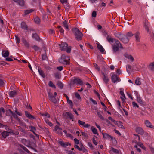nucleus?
Masks as SVG:
<instances>
[{"instance_id": "nucleus-15", "label": "nucleus", "mask_w": 154, "mask_h": 154, "mask_svg": "<svg viewBox=\"0 0 154 154\" xmlns=\"http://www.w3.org/2000/svg\"><path fill=\"white\" fill-rule=\"evenodd\" d=\"M103 137L105 139H111L112 140L113 139V137L111 136L106 133H102Z\"/></svg>"}, {"instance_id": "nucleus-7", "label": "nucleus", "mask_w": 154, "mask_h": 154, "mask_svg": "<svg viewBox=\"0 0 154 154\" xmlns=\"http://www.w3.org/2000/svg\"><path fill=\"white\" fill-rule=\"evenodd\" d=\"M102 74L103 75L102 79L104 83L107 85L109 81V77L107 75L105 74L103 72H102Z\"/></svg>"}, {"instance_id": "nucleus-34", "label": "nucleus", "mask_w": 154, "mask_h": 154, "mask_svg": "<svg viewBox=\"0 0 154 154\" xmlns=\"http://www.w3.org/2000/svg\"><path fill=\"white\" fill-rule=\"evenodd\" d=\"M106 38L107 41H108L109 42H113L114 40H113V39L111 37H110L109 36L107 35L106 37Z\"/></svg>"}, {"instance_id": "nucleus-54", "label": "nucleus", "mask_w": 154, "mask_h": 154, "mask_svg": "<svg viewBox=\"0 0 154 154\" xmlns=\"http://www.w3.org/2000/svg\"><path fill=\"white\" fill-rule=\"evenodd\" d=\"M111 150L114 152L117 153L118 152V151L117 149H114V148L112 147L111 149Z\"/></svg>"}, {"instance_id": "nucleus-56", "label": "nucleus", "mask_w": 154, "mask_h": 154, "mask_svg": "<svg viewBox=\"0 0 154 154\" xmlns=\"http://www.w3.org/2000/svg\"><path fill=\"white\" fill-rule=\"evenodd\" d=\"M71 47L69 46L68 47H67L66 49L65 50H66V51L67 53H70L71 51Z\"/></svg>"}, {"instance_id": "nucleus-45", "label": "nucleus", "mask_w": 154, "mask_h": 154, "mask_svg": "<svg viewBox=\"0 0 154 154\" xmlns=\"http://www.w3.org/2000/svg\"><path fill=\"white\" fill-rule=\"evenodd\" d=\"M48 85L50 87L54 88H56V87H55V85H54L53 84V83L51 81H50L48 83Z\"/></svg>"}, {"instance_id": "nucleus-2", "label": "nucleus", "mask_w": 154, "mask_h": 154, "mask_svg": "<svg viewBox=\"0 0 154 154\" xmlns=\"http://www.w3.org/2000/svg\"><path fill=\"white\" fill-rule=\"evenodd\" d=\"M114 45L113 46L112 49L114 53L117 51L119 48H123V47L120 42L117 40L114 39L113 42Z\"/></svg>"}, {"instance_id": "nucleus-22", "label": "nucleus", "mask_w": 154, "mask_h": 154, "mask_svg": "<svg viewBox=\"0 0 154 154\" xmlns=\"http://www.w3.org/2000/svg\"><path fill=\"white\" fill-rule=\"evenodd\" d=\"M97 47L101 52L102 53H103L104 52V49L101 45L99 44H97Z\"/></svg>"}, {"instance_id": "nucleus-29", "label": "nucleus", "mask_w": 154, "mask_h": 154, "mask_svg": "<svg viewBox=\"0 0 154 154\" xmlns=\"http://www.w3.org/2000/svg\"><path fill=\"white\" fill-rule=\"evenodd\" d=\"M6 130L8 131V134L11 133L16 135H18L19 134V133L17 131H16L15 133H14V131L10 129H9L8 128V129H6Z\"/></svg>"}, {"instance_id": "nucleus-13", "label": "nucleus", "mask_w": 154, "mask_h": 154, "mask_svg": "<svg viewBox=\"0 0 154 154\" xmlns=\"http://www.w3.org/2000/svg\"><path fill=\"white\" fill-rule=\"evenodd\" d=\"M59 143L63 147H65L66 146H68L69 145H71V144L68 142L64 143L61 141H59Z\"/></svg>"}, {"instance_id": "nucleus-51", "label": "nucleus", "mask_w": 154, "mask_h": 154, "mask_svg": "<svg viewBox=\"0 0 154 154\" xmlns=\"http://www.w3.org/2000/svg\"><path fill=\"white\" fill-rule=\"evenodd\" d=\"M132 104L133 107H137V108L139 107V106L135 102H132Z\"/></svg>"}, {"instance_id": "nucleus-57", "label": "nucleus", "mask_w": 154, "mask_h": 154, "mask_svg": "<svg viewBox=\"0 0 154 154\" xmlns=\"http://www.w3.org/2000/svg\"><path fill=\"white\" fill-rule=\"evenodd\" d=\"M90 100L91 101H92V102L94 104H97V101H96L94 100H93L92 98H90Z\"/></svg>"}, {"instance_id": "nucleus-16", "label": "nucleus", "mask_w": 154, "mask_h": 154, "mask_svg": "<svg viewBox=\"0 0 154 154\" xmlns=\"http://www.w3.org/2000/svg\"><path fill=\"white\" fill-rule=\"evenodd\" d=\"M144 27L145 29L148 32H149V28L150 27V24L147 21H146L144 23Z\"/></svg>"}, {"instance_id": "nucleus-63", "label": "nucleus", "mask_w": 154, "mask_h": 154, "mask_svg": "<svg viewBox=\"0 0 154 154\" xmlns=\"http://www.w3.org/2000/svg\"><path fill=\"white\" fill-rule=\"evenodd\" d=\"M6 60L8 61H13V60L10 57H7L5 59Z\"/></svg>"}, {"instance_id": "nucleus-44", "label": "nucleus", "mask_w": 154, "mask_h": 154, "mask_svg": "<svg viewBox=\"0 0 154 154\" xmlns=\"http://www.w3.org/2000/svg\"><path fill=\"white\" fill-rule=\"evenodd\" d=\"M54 77L57 79H59L60 77V74L57 72H55L54 74Z\"/></svg>"}, {"instance_id": "nucleus-21", "label": "nucleus", "mask_w": 154, "mask_h": 154, "mask_svg": "<svg viewBox=\"0 0 154 154\" xmlns=\"http://www.w3.org/2000/svg\"><path fill=\"white\" fill-rule=\"evenodd\" d=\"M32 37L33 39L37 41H39L40 39L39 36L36 33L32 34Z\"/></svg>"}, {"instance_id": "nucleus-1", "label": "nucleus", "mask_w": 154, "mask_h": 154, "mask_svg": "<svg viewBox=\"0 0 154 154\" xmlns=\"http://www.w3.org/2000/svg\"><path fill=\"white\" fill-rule=\"evenodd\" d=\"M114 35L116 37L118 38L124 43H127L129 41V37H131L133 36L134 34L131 32H128L126 33V35L119 33H115Z\"/></svg>"}, {"instance_id": "nucleus-47", "label": "nucleus", "mask_w": 154, "mask_h": 154, "mask_svg": "<svg viewBox=\"0 0 154 154\" xmlns=\"http://www.w3.org/2000/svg\"><path fill=\"white\" fill-rule=\"evenodd\" d=\"M34 10L32 9H30L29 10H26L25 12V15H27L29 14V13L32 12Z\"/></svg>"}, {"instance_id": "nucleus-52", "label": "nucleus", "mask_w": 154, "mask_h": 154, "mask_svg": "<svg viewBox=\"0 0 154 154\" xmlns=\"http://www.w3.org/2000/svg\"><path fill=\"white\" fill-rule=\"evenodd\" d=\"M42 116H45L48 118H49L50 117L49 114L47 113H43L42 114Z\"/></svg>"}, {"instance_id": "nucleus-42", "label": "nucleus", "mask_w": 154, "mask_h": 154, "mask_svg": "<svg viewBox=\"0 0 154 154\" xmlns=\"http://www.w3.org/2000/svg\"><path fill=\"white\" fill-rule=\"evenodd\" d=\"M16 2H17L20 5L23 6L24 4V1L23 0H18Z\"/></svg>"}, {"instance_id": "nucleus-49", "label": "nucleus", "mask_w": 154, "mask_h": 154, "mask_svg": "<svg viewBox=\"0 0 154 154\" xmlns=\"http://www.w3.org/2000/svg\"><path fill=\"white\" fill-rule=\"evenodd\" d=\"M47 58L46 53H44L42 54V60H45Z\"/></svg>"}, {"instance_id": "nucleus-4", "label": "nucleus", "mask_w": 154, "mask_h": 154, "mask_svg": "<svg viewBox=\"0 0 154 154\" xmlns=\"http://www.w3.org/2000/svg\"><path fill=\"white\" fill-rule=\"evenodd\" d=\"M69 58L68 56L63 54L59 60V62L64 65H67L69 64Z\"/></svg>"}, {"instance_id": "nucleus-62", "label": "nucleus", "mask_w": 154, "mask_h": 154, "mask_svg": "<svg viewBox=\"0 0 154 154\" xmlns=\"http://www.w3.org/2000/svg\"><path fill=\"white\" fill-rule=\"evenodd\" d=\"M66 136L68 137H69L71 139H72L73 138V136L70 134L68 133L66 135Z\"/></svg>"}, {"instance_id": "nucleus-5", "label": "nucleus", "mask_w": 154, "mask_h": 154, "mask_svg": "<svg viewBox=\"0 0 154 154\" xmlns=\"http://www.w3.org/2000/svg\"><path fill=\"white\" fill-rule=\"evenodd\" d=\"M72 84H78L82 85L83 84V82L79 78L75 77L72 80Z\"/></svg>"}, {"instance_id": "nucleus-59", "label": "nucleus", "mask_w": 154, "mask_h": 154, "mask_svg": "<svg viewBox=\"0 0 154 154\" xmlns=\"http://www.w3.org/2000/svg\"><path fill=\"white\" fill-rule=\"evenodd\" d=\"M94 65L96 69H97L98 71H100V69L97 64L95 63L94 64Z\"/></svg>"}, {"instance_id": "nucleus-18", "label": "nucleus", "mask_w": 154, "mask_h": 154, "mask_svg": "<svg viewBox=\"0 0 154 154\" xmlns=\"http://www.w3.org/2000/svg\"><path fill=\"white\" fill-rule=\"evenodd\" d=\"M125 57L132 62H133L134 60L133 56L131 55H130L128 54H125Z\"/></svg>"}, {"instance_id": "nucleus-30", "label": "nucleus", "mask_w": 154, "mask_h": 154, "mask_svg": "<svg viewBox=\"0 0 154 154\" xmlns=\"http://www.w3.org/2000/svg\"><path fill=\"white\" fill-rule=\"evenodd\" d=\"M38 70L40 75L43 77H45V75L42 70L39 67L38 68Z\"/></svg>"}, {"instance_id": "nucleus-37", "label": "nucleus", "mask_w": 154, "mask_h": 154, "mask_svg": "<svg viewBox=\"0 0 154 154\" xmlns=\"http://www.w3.org/2000/svg\"><path fill=\"white\" fill-rule=\"evenodd\" d=\"M137 100L138 103L140 104H141L143 103L142 99L140 96H137Z\"/></svg>"}, {"instance_id": "nucleus-60", "label": "nucleus", "mask_w": 154, "mask_h": 154, "mask_svg": "<svg viewBox=\"0 0 154 154\" xmlns=\"http://www.w3.org/2000/svg\"><path fill=\"white\" fill-rule=\"evenodd\" d=\"M92 17H95L96 16V12L95 11H94L92 13Z\"/></svg>"}, {"instance_id": "nucleus-17", "label": "nucleus", "mask_w": 154, "mask_h": 154, "mask_svg": "<svg viewBox=\"0 0 154 154\" xmlns=\"http://www.w3.org/2000/svg\"><path fill=\"white\" fill-rule=\"evenodd\" d=\"M21 27L24 30H28V26L26 25V23L24 22H22L21 23Z\"/></svg>"}, {"instance_id": "nucleus-19", "label": "nucleus", "mask_w": 154, "mask_h": 154, "mask_svg": "<svg viewBox=\"0 0 154 154\" xmlns=\"http://www.w3.org/2000/svg\"><path fill=\"white\" fill-rule=\"evenodd\" d=\"M3 57H8L9 55V52L8 51H3L2 53Z\"/></svg>"}, {"instance_id": "nucleus-14", "label": "nucleus", "mask_w": 154, "mask_h": 154, "mask_svg": "<svg viewBox=\"0 0 154 154\" xmlns=\"http://www.w3.org/2000/svg\"><path fill=\"white\" fill-rule=\"evenodd\" d=\"M136 132L139 134H143L144 131L143 129L140 127H137L136 129Z\"/></svg>"}, {"instance_id": "nucleus-26", "label": "nucleus", "mask_w": 154, "mask_h": 154, "mask_svg": "<svg viewBox=\"0 0 154 154\" xmlns=\"http://www.w3.org/2000/svg\"><path fill=\"white\" fill-rule=\"evenodd\" d=\"M17 93L16 91H11L10 92L9 95L11 97H14L16 94Z\"/></svg>"}, {"instance_id": "nucleus-64", "label": "nucleus", "mask_w": 154, "mask_h": 154, "mask_svg": "<svg viewBox=\"0 0 154 154\" xmlns=\"http://www.w3.org/2000/svg\"><path fill=\"white\" fill-rule=\"evenodd\" d=\"M81 134L83 136L86 137H87V135L86 133L82 132H81Z\"/></svg>"}, {"instance_id": "nucleus-31", "label": "nucleus", "mask_w": 154, "mask_h": 154, "mask_svg": "<svg viewBox=\"0 0 154 154\" xmlns=\"http://www.w3.org/2000/svg\"><path fill=\"white\" fill-rule=\"evenodd\" d=\"M135 83L137 85H141L140 79L139 78H137L135 80Z\"/></svg>"}, {"instance_id": "nucleus-23", "label": "nucleus", "mask_w": 154, "mask_h": 154, "mask_svg": "<svg viewBox=\"0 0 154 154\" xmlns=\"http://www.w3.org/2000/svg\"><path fill=\"white\" fill-rule=\"evenodd\" d=\"M25 114L27 117H28L29 119H34V117L27 111H25Z\"/></svg>"}, {"instance_id": "nucleus-27", "label": "nucleus", "mask_w": 154, "mask_h": 154, "mask_svg": "<svg viewBox=\"0 0 154 154\" xmlns=\"http://www.w3.org/2000/svg\"><path fill=\"white\" fill-rule=\"evenodd\" d=\"M22 41L23 43L24 44L25 46L26 47L29 48V44L27 42V41L24 38H23L22 39Z\"/></svg>"}, {"instance_id": "nucleus-40", "label": "nucleus", "mask_w": 154, "mask_h": 154, "mask_svg": "<svg viewBox=\"0 0 154 154\" xmlns=\"http://www.w3.org/2000/svg\"><path fill=\"white\" fill-rule=\"evenodd\" d=\"M13 112L11 110L9 109L6 112V115L8 116H12V115L13 114Z\"/></svg>"}, {"instance_id": "nucleus-41", "label": "nucleus", "mask_w": 154, "mask_h": 154, "mask_svg": "<svg viewBox=\"0 0 154 154\" xmlns=\"http://www.w3.org/2000/svg\"><path fill=\"white\" fill-rule=\"evenodd\" d=\"M127 71L128 73H129L131 69V67L130 65H127L126 66Z\"/></svg>"}, {"instance_id": "nucleus-33", "label": "nucleus", "mask_w": 154, "mask_h": 154, "mask_svg": "<svg viewBox=\"0 0 154 154\" xmlns=\"http://www.w3.org/2000/svg\"><path fill=\"white\" fill-rule=\"evenodd\" d=\"M2 135L4 138H5L7 136L9 135V134L8 131H5L2 132Z\"/></svg>"}, {"instance_id": "nucleus-35", "label": "nucleus", "mask_w": 154, "mask_h": 154, "mask_svg": "<svg viewBox=\"0 0 154 154\" xmlns=\"http://www.w3.org/2000/svg\"><path fill=\"white\" fill-rule=\"evenodd\" d=\"M34 22L38 24L39 23L40 21V20L39 17H36L34 19Z\"/></svg>"}, {"instance_id": "nucleus-6", "label": "nucleus", "mask_w": 154, "mask_h": 154, "mask_svg": "<svg viewBox=\"0 0 154 154\" xmlns=\"http://www.w3.org/2000/svg\"><path fill=\"white\" fill-rule=\"evenodd\" d=\"M111 79L112 82L114 83H117L120 81L121 79L117 75L113 74L111 77Z\"/></svg>"}, {"instance_id": "nucleus-9", "label": "nucleus", "mask_w": 154, "mask_h": 154, "mask_svg": "<svg viewBox=\"0 0 154 154\" xmlns=\"http://www.w3.org/2000/svg\"><path fill=\"white\" fill-rule=\"evenodd\" d=\"M48 97L49 100L54 103H57V100L56 98L52 95H51L50 93H48Z\"/></svg>"}, {"instance_id": "nucleus-48", "label": "nucleus", "mask_w": 154, "mask_h": 154, "mask_svg": "<svg viewBox=\"0 0 154 154\" xmlns=\"http://www.w3.org/2000/svg\"><path fill=\"white\" fill-rule=\"evenodd\" d=\"M78 123L79 125L84 126V124H85V122H84L80 120H78Z\"/></svg>"}, {"instance_id": "nucleus-36", "label": "nucleus", "mask_w": 154, "mask_h": 154, "mask_svg": "<svg viewBox=\"0 0 154 154\" xmlns=\"http://www.w3.org/2000/svg\"><path fill=\"white\" fill-rule=\"evenodd\" d=\"M91 129L94 134H97V130L96 128H94L93 127H91Z\"/></svg>"}, {"instance_id": "nucleus-55", "label": "nucleus", "mask_w": 154, "mask_h": 154, "mask_svg": "<svg viewBox=\"0 0 154 154\" xmlns=\"http://www.w3.org/2000/svg\"><path fill=\"white\" fill-rule=\"evenodd\" d=\"M75 96L78 99H81V97L79 94L78 93H75Z\"/></svg>"}, {"instance_id": "nucleus-46", "label": "nucleus", "mask_w": 154, "mask_h": 154, "mask_svg": "<svg viewBox=\"0 0 154 154\" xmlns=\"http://www.w3.org/2000/svg\"><path fill=\"white\" fill-rule=\"evenodd\" d=\"M97 115L99 117V118L101 120H104V117L102 116L101 114L100 113V112H97Z\"/></svg>"}, {"instance_id": "nucleus-32", "label": "nucleus", "mask_w": 154, "mask_h": 154, "mask_svg": "<svg viewBox=\"0 0 154 154\" xmlns=\"http://www.w3.org/2000/svg\"><path fill=\"white\" fill-rule=\"evenodd\" d=\"M63 24L64 27H65L67 30L69 29L66 20H65L63 23Z\"/></svg>"}, {"instance_id": "nucleus-53", "label": "nucleus", "mask_w": 154, "mask_h": 154, "mask_svg": "<svg viewBox=\"0 0 154 154\" xmlns=\"http://www.w3.org/2000/svg\"><path fill=\"white\" fill-rule=\"evenodd\" d=\"M61 130V128L59 127V126L56 125L55 127V131H58Z\"/></svg>"}, {"instance_id": "nucleus-10", "label": "nucleus", "mask_w": 154, "mask_h": 154, "mask_svg": "<svg viewBox=\"0 0 154 154\" xmlns=\"http://www.w3.org/2000/svg\"><path fill=\"white\" fill-rule=\"evenodd\" d=\"M148 69L152 71H154V62H150L148 66Z\"/></svg>"}, {"instance_id": "nucleus-38", "label": "nucleus", "mask_w": 154, "mask_h": 154, "mask_svg": "<svg viewBox=\"0 0 154 154\" xmlns=\"http://www.w3.org/2000/svg\"><path fill=\"white\" fill-rule=\"evenodd\" d=\"M57 84L58 86L61 89H62L63 87V83L60 81H58L57 82Z\"/></svg>"}, {"instance_id": "nucleus-20", "label": "nucleus", "mask_w": 154, "mask_h": 154, "mask_svg": "<svg viewBox=\"0 0 154 154\" xmlns=\"http://www.w3.org/2000/svg\"><path fill=\"white\" fill-rule=\"evenodd\" d=\"M20 141L22 143L27 146L29 144V141L25 139H21Z\"/></svg>"}, {"instance_id": "nucleus-28", "label": "nucleus", "mask_w": 154, "mask_h": 154, "mask_svg": "<svg viewBox=\"0 0 154 154\" xmlns=\"http://www.w3.org/2000/svg\"><path fill=\"white\" fill-rule=\"evenodd\" d=\"M135 37L136 40L137 41H139L140 38V33L139 32H137L135 34Z\"/></svg>"}, {"instance_id": "nucleus-3", "label": "nucleus", "mask_w": 154, "mask_h": 154, "mask_svg": "<svg viewBox=\"0 0 154 154\" xmlns=\"http://www.w3.org/2000/svg\"><path fill=\"white\" fill-rule=\"evenodd\" d=\"M72 30L74 33L75 38L78 41L81 40L83 36L82 33L77 28H73Z\"/></svg>"}, {"instance_id": "nucleus-8", "label": "nucleus", "mask_w": 154, "mask_h": 154, "mask_svg": "<svg viewBox=\"0 0 154 154\" xmlns=\"http://www.w3.org/2000/svg\"><path fill=\"white\" fill-rule=\"evenodd\" d=\"M60 49L62 51L65 50L68 46V45L66 43H62L61 44H59Z\"/></svg>"}, {"instance_id": "nucleus-12", "label": "nucleus", "mask_w": 154, "mask_h": 154, "mask_svg": "<svg viewBox=\"0 0 154 154\" xmlns=\"http://www.w3.org/2000/svg\"><path fill=\"white\" fill-rule=\"evenodd\" d=\"M120 94L122 96L121 98L122 100V102L124 103L125 102V99H126V97L123 91V90L121 89L120 91Z\"/></svg>"}, {"instance_id": "nucleus-39", "label": "nucleus", "mask_w": 154, "mask_h": 154, "mask_svg": "<svg viewBox=\"0 0 154 154\" xmlns=\"http://www.w3.org/2000/svg\"><path fill=\"white\" fill-rule=\"evenodd\" d=\"M57 29H59V31L62 34L64 33V30L60 26H58L57 27Z\"/></svg>"}, {"instance_id": "nucleus-43", "label": "nucleus", "mask_w": 154, "mask_h": 154, "mask_svg": "<svg viewBox=\"0 0 154 154\" xmlns=\"http://www.w3.org/2000/svg\"><path fill=\"white\" fill-rule=\"evenodd\" d=\"M20 146L23 148L24 150L27 152V153H30L29 151L28 150V149L25 147L23 145H20Z\"/></svg>"}, {"instance_id": "nucleus-58", "label": "nucleus", "mask_w": 154, "mask_h": 154, "mask_svg": "<svg viewBox=\"0 0 154 154\" xmlns=\"http://www.w3.org/2000/svg\"><path fill=\"white\" fill-rule=\"evenodd\" d=\"M74 141L75 144L77 145L79 143V141L77 138H75L74 139Z\"/></svg>"}, {"instance_id": "nucleus-61", "label": "nucleus", "mask_w": 154, "mask_h": 154, "mask_svg": "<svg viewBox=\"0 0 154 154\" xmlns=\"http://www.w3.org/2000/svg\"><path fill=\"white\" fill-rule=\"evenodd\" d=\"M74 147L75 148L77 149H78V150H79L80 151H81L82 150V147H81V148H80L77 145H75L74 146Z\"/></svg>"}, {"instance_id": "nucleus-11", "label": "nucleus", "mask_w": 154, "mask_h": 154, "mask_svg": "<svg viewBox=\"0 0 154 154\" xmlns=\"http://www.w3.org/2000/svg\"><path fill=\"white\" fill-rule=\"evenodd\" d=\"M144 124L147 127L154 128V126L152 125L151 122L148 120H146L144 122Z\"/></svg>"}, {"instance_id": "nucleus-50", "label": "nucleus", "mask_w": 154, "mask_h": 154, "mask_svg": "<svg viewBox=\"0 0 154 154\" xmlns=\"http://www.w3.org/2000/svg\"><path fill=\"white\" fill-rule=\"evenodd\" d=\"M45 122L46 123L50 126H52L53 124L52 123L50 122L48 120H45Z\"/></svg>"}, {"instance_id": "nucleus-25", "label": "nucleus", "mask_w": 154, "mask_h": 154, "mask_svg": "<svg viewBox=\"0 0 154 154\" xmlns=\"http://www.w3.org/2000/svg\"><path fill=\"white\" fill-rule=\"evenodd\" d=\"M29 128H31L30 131L33 133L37 136L38 137V135L36 134L35 132L36 131V128L34 126H29Z\"/></svg>"}, {"instance_id": "nucleus-24", "label": "nucleus", "mask_w": 154, "mask_h": 154, "mask_svg": "<svg viewBox=\"0 0 154 154\" xmlns=\"http://www.w3.org/2000/svg\"><path fill=\"white\" fill-rule=\"evenodd\" d=\"M66 116H68L71 119H72L73 121V116L72 113L69 112H66Z\"/></svg>"}]
</instances>
